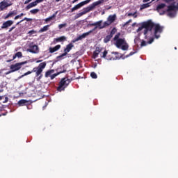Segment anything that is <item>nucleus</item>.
Masks as SVG:
<instances>
[{"label":"nucleus","mask_w":178,"mask_h":178,"mask_svg":"<svg viewBox=\"0 0 178 178\" xmlns=\"http://www.w3.org/2000/svg\"><path fill=\"white\" fill-rule=\"evenodd\" d=\"M165 8H166V4L165 3H161L157 6L156 10L159 15H165L167 13V15L169 17H175L176 16V10L178 9L177 6L172 3L167 7V9H165Z\"/></svg>","instance_id":"1"},{"label":"nucleus","mask_w":178,"mask_h":178,"mask_svg":"<svg viewBox=\"0 0 178 178\" xmlns=\"http://www.w3.org/2000/svg\"><path fill=\"white\" fill-rule=\"evenodd\" d=\"M47 67V63L42 62L38 65V67H35L31 71H28L27 72L19 76V79L24 77V76H29L31 73H35V76L39 77V80L42 79V73L44 72V68Z\"/></svg>","instance_id":"2"},{"label":"nucleus","mask_w":178,"mask_h":178,"mask_svg":"<svg viewBox=\"0 0 178 178\" xmlns=\"http://www.w3.org/2000/svg\"><path fill=\"white\" fill-rule=\"evenodd\" d=\"M143 27L145 29L143 34L145 35V38L147 40L148 38V35H152V29L155 27V23L152 22V20L149 19L147 22H143Z\"/></svg>","instance_id":"3"},{"label":"nucleus","mask_w":178,"mask_h":178,"mask_svg":"<svg viewBox=\"0 0 178 178\" xmlns=\"http://www.w3.org/2000/svg\"><path fill=\"white\" fill-rule=\"evenodd\" d=\"M102 20L95 22V27L93 29L79 35L78 38L75 39V41H73V42H76V41H80V40H83V38H86V37H88V35H90L91 33H94V31H95L97 29H99V30H102V29H105V27H104V25L102 26Z\"/></svg>","instance_id":"4"},{"label":"nucleus","mask_w":178,"mask_h":178,"mask_svg":"<svg viewBox=\"0 0 178 178\" xmlns=\"http://www.w3.org/2000/svg\"><path fill=\"white\" fill-rule=\"evenodd\" d=\"M104 0H99L97 1L92 3L90 6L86 7L83 12L77 13L75 15L74 18L79 19V17H81V16L86 15V13H88V12H91V10L95 9L96 6H98V5H101V3H104Z\"/></svg>","instance_id":"5"},{"label":"nucleus","mask_w":178,"mask_h":178,"mask_svg":"<svg viewBox=\"0 0 178 178\" xmlns=\"http://www.w3.org/2000/svg\"><path fill=\"white\" fill-rule=\"evenodd\" d=\"M71 82V79L63 78L58 84L57 91H59L60 92L62 91H65V88H66V87H67V86H69Z\"/></svg>","instance_id":"6"},{"label":"nucleus","mask_w":178,"mask_h":178,"mask_svg":"<svg viewBox=\"0 0 178 178\" xmlns=\"http://www.w3.org/2000/svg\"><path fill=\"white\" fill-rule=\"evenodd\" d=\"M27 61H24L21 63H17L15 64H13L10 66V70L6 73V74H10V73H14V72H17V70H20L22 69V66L23 65H26Z\"/></svg>","instance_id":"7"},{"label":"nucleus","mask_w":178,"mask_h":178,"mask_svg":"<svg viewBox=\"0 0 178 178\" xmlns=\"http://www.w3.org/2000/svg\"><path fill=\"white\" fill-rule=\"evenodd\" d=\"M119 37H120V33H117L113 38V41H115L117 48H120L126 42L124 38H119Z\"/></svg>","instance_id":"8"},{"label":"nucleus","mask_w":178,"mask_h":178,"mask_svg":"<svg viewBox=\"0 0 178 178\" xmlns=\"http://www.w3.org/2000/svg\"><path fill=\"white\" fill-rule=\"evenodd\" d=\"M154 31L152 33V35H154L155 38H159L161 37L160 35H158V33H159L161 34V33H162V31H163V26H161V25H159V24H154Z\"/></svg>","instance_id":"9"},{"label":"nucleus","mask_w":178,"mask_h":178,"mask_svg":"<svg viewBox=\"0 0 178 178\" xmlns=\"http://www.w3.org/2000/svg\"><path fill=\"white\" fill-rule=\"evenodd\" d=\"M115 20H116V14L109 15L107 18V21L104 22L103 27H108Z\"/></svg>","instance_id":"10"},{"label":"nucleus","mask_w":178,"mask_h":178,"mask_svg":"<svg viewBox=\"0 0 178 178\" xmlns=\"http://www.w3.org/2000/svg\"><path fill=\"white\" fill-rule=\"evenodd\" d=\"M74 47L73 45V43H70L66 46V48L64 49V53L61 55L57 56V59H61V58H63V56H66L67 55L68 52H70L72 51V49Z\"/></svg>","instance_id":"11"},{"label":"nucleus","mask_w":178,"mask_h":178,"mask_svg":"<svg viewBox=\"0 0 178 178\" xmlns=\"http://www.w3.org/2000/svg\"><path fill=\"white\" fill-rule=\"evenodd\" d=\"M27 51L28 52H31V54H38V52H40L38 46L34 44V42H31L29 44V49H28Z\"/></svg>","instance_id":"12"},{"label":"nucleus","mask_w":178,"mask_h":178,"mask_svg":"<svg viewBox=\"0 0 178 178\" xmlns=\"http://www.w3.org/2000/svg\"><path fill=\"white\" fill-rule=\"evenodd\" d=\"M106 55H108V51L105 49L104 52L100 54L101 58H104V59H107V60H116V59H119L118 56L115 57H111V56H108L106 58Z\"/></svg>","instance_id":"13"},{"label":"nucleus","mask_w":178,"mask_h":178,"mask_svg":"<svg viewBox=\"0 0 178 178\" xmlns=\"http://www.w3.org/2000/svg\"><path fill=\"white\" fill-rule=\"evenodd\" d=\"M90 2H91V0H86V1H81V3L74 6L71 9V11L74 12V10H77V9H80V8H82V6H84V5H87V3H90Z\"/></svg>","instance_id":"14"},{"label":"nucleus","mask_w":178,"mask_h":178,"mask_svg":"<svg viewBox=\"0 0 178 178\" xmlns=\"http://www.w3.org/2000/svg\"><path fill=\"white\" fill-rule=\"evenodd\" d=\"M9 6H12V3H8L7 0H3L0 2V10H5L6 8H9Z\"/></svg>","instance_id":"15"},{"label":"nucleus","mask_w":178,"mask_h":178,"mask_svg":"<svg viewBox=\"0 0 178 178\" xmlns=\"http://www.w3.org/2000/svg\"><path fill=\"white\" fill-rule=\"evenodd\" d=\"M102 47H96V49L92 54L93 59H97V58H98V55L102 52Z\"/></svg>","instance_id":"16"},{"label":"nucleus","mask_w":178,"mask_h":178,"mask_svg":"<svg viewBox=\"0 0 178 178\" xmlns=\"http://www.w3.org/2000/svg\"><path fill=\"white\" fill-rule=\"evenodd\" d=\"M13 20H8L6 22H5L4 23H3L2 26H1V29L3 30L5 29H8V27H10V26H12V24H13Z\"/></svg>","instance_id":"17"},{"label":"nucleus","mask_w":178,"mask_h":178,"mask_svg":"<svg viewBox=\"0 0 178 178\" xmlns=\"http://www.w3.org/2000/svg\"><path fill=\"white\" fill-rule=\"evenodd\" d=\"M60 49V44H57L54 47H49V51L50 54H54V52H56V51H59Z\"/></svg>","instance_id":"18"},{"label":"nucleus","mask_w":178,"mask_h":178,"mask_svg":"<svg viewBox=\"0 0 178 178\" xmlns=\"http://www.w3.org/2000/svg\"><path fill=\"white\" fill-rule=\"evenodd\" d=\"M154 38H151L149 39V41L146 42L145 40H142L141 44H140V47H147V45H148V44H152V42L154 41Z\"/></svg>","instance_id":"19"},{"label":"nucleus","mask_w":178,"mask_h":178,"mask_svg":"<svg viewBox=\"0 0 178 178\" xmlns=\"http://www.w3.org/2000/svg\"><path fill=\"white\" fill-rule=\"evenodd\" d=\"M64 41H66L65 36H60L54 39V42H63Z\"/></svg>","instance_id":"20"},{"label":"nucleus","mask_w":178,"mask_h":178,"mask_svg":"<svg viewBox=\"0 0 178 178\" xmlns=\"http://www.w3.org/2000/svg\"><path fill=\"white\" fill-rule=\"evenodd\" d=\"M15 15H17V11L14 10L10 13H9L5 17L4 19H9V17H12L13 16H15Z\"/></svg>","instance_id":"21"},{"label":"nucleus","mask_w":178,"mask_h":178,"mask_svg":"<svg viewBox=\"0 0 178 178\" xmlns=\"http://www.w3.org/2000/svg\"><path fill=\"white\" fill-rule=\"evenodd\" d=\"M61 73H66V70H64L63 71L57 72L56 74H54L51 75L50 76L51 80H54V79H55L56 77V76H59V74H61Z\"/></svg>","instance_id":"22"},{"label":"nucleus","mask_w":178,"mask_h":178,"mask_svg":"<svg viewBox=\"0 0 178 178\" xmlns=\"http://www.w3.org/2000/svg\"><path fill=\"white\" fill-rule=\"evenodd\" d=\"M34 6H37V3H35V1L30 3L28 6H26V10H29V9H31V8H34Z\"/></svg>","instance_id":"23"},{"label":"nucleus","mask_w":178,"mask_h":178,"mask_svg":"<svg viewBox=\"0 0 178 178\" xmlns=\"http://www.w3.org/2000/svg\"><path fill=\"white\" fill-rule=\"evenodd\" d=\"M55 17H56V13H55L54 14H53L51 16L46 18L44 19V22H46V23H47V22H51V20H53L54 19H55Z\"/></svg>","instance_id":"24"},{"label":"nucleus","mask_w":178,"mask_h":178,"mask_svg":"<svg viewBox=\"0 0 178 178\" xmlns=\"http://www.w3.org/2000/svg\"><path fill=\"white\" fill-rule=\"evenodd\" d=\"M55 70H48L45 72V75L44 76L46 78H48V77H51V74H52V73H54Z\"/></svg>","instance_id":"25"},{"label":"nucleus","mask_w":178,"mask_h":178,"mask_svg":"<svg viewBox=\"0 0 178 178\" xmlns=\"http://www.w3.org/2000/svg\"><path fill=\"white\" fill-rule=\"evenodd\" d=\"M49 26L51 25L44 26L43 28L40 29V30L39 31V33H44V31H48L49 29Z\"/></svg>","instance_id":"26"},{"label":"nucleus","mask_w":178,"mask_h":178,"mask_svg":"<svg viewBox=\"0 0 178 178\" xmlns=\"http://www.w3.org/2000/svg\"><path fill=\"white\" fill-rule=\"evenodd\" d=\"M24 20H26V22H31V21L33 20V19L24 17L23 19H22L21 21H19V22H17V23L16 24V26L20 24V23H23V22H24Z\"/></svg>","instance_id":"27"},{"label":"nucleus","mask_w":178,"mask_h":178,"mask_svg":"<svg viewBox=\"0 0 178 178\" xmlns=\"http://www.w3.org/2000/svg\"><path fill=\"white\" fill-rule=\"evenodd\" d=\"M112 35H106L104 39V42H105L106 44L109 42V41H111V39L112 38Z\"/></svg>","instance_id":"28"},{"label":"nucleus","mask_w":178,"mask_h":178,"mask_svg":"<svg viewBox=\"0 0 178 178\" xmlns=\"http://www.w3.org/2000/svg\"><path fill=\"white\" fill-rule=\"evenodd\" d=\"M121 47V49H122V51H127V49H129V44L127 42H125V43H124Z\"/></svg>","instance_id":"29"},{"label":"nucleus","mask_w":178,"mask_h":178,"mask_svg":"<svg viewBox=\"0 0 178 178\" xmlns=\"http://www.w3.org/2000/svg\"><path fill=\"white\" fill-rule=\"evenodd\" d=\"M27 100L26 99H21L18 102V105L19 106H23V105H26V104H27Z\"/></svg>","instance_id":"30"},{"label":"nucleus","mask_w":178,"mask_h":178,"mask_svg":"<svg viewBox=\"0 0 178 178\" xmlns=\"http://www.w3.org/2000/svg\"><path fill=\"white\" fill-rule=\"evenodd\" d=\"M38 12H40V9L38 8H35L30 10V13H31L32 15H37Z\"/></svg>","instance_id":"31"},{"label":"nucleus","mask_w":178,"mask_h":178,"mask_svg":"<svg viewBox=\"0 0 178 178\" xmlns=\"http://www.w3.org/2000/svg\"><path fill=\"white\" fill-rule=\"evenodd\" d=\"M67 23H64V24H60L58 25V29L59 30H62V29L67 27Z\"/></svg>","instance_id":"32"},{"label":"nucleus","mask_w":178,"mask_h":178,"mask_svg":"<svg viewBox=\"0 0 178 178\" xmlns=\"http://www.w3.org/2000/svg\"><path fill=\"white\" fill-rule=\"evenodd\" d=\"M118 31V29H116V28H113L111 33L110 35H112L113 37V35H115V34H116V32Z\"/></svg>","instance_id":"33"},{"label":"nucleus","mask_w":178,"mask_h":178,"mask_svg":"<svg viewBox=\"0 0 178 178\" xmlns=\"http://www.w3.org/2000/svg\"><path fill=\"white\" fill-rule=\"evenodd\" d=\"M90 77H92V79H98V75H97V74L94 72L90 73Z\"/></svg>","instance_id":"34"},{"label":"nucleus","mask_w":178,"mask_h":178,"mask_svg":"<svg viewBox=\"0 0 178 178\" xmlns=\"http://www.w3.org/2000/svg\"><path fill=\"white\" fill-rule=\"evenodd\" d=\"M17 58H22L23 56V54L22 51H18L15 54Z\"/></svg>","instance_id":"35"},{"label":"nucleus","mask_w":178,"mask_h":178,"mask_svg":"<svg viewBox=\"0 0 178 178\" xmlns=\"http://www.w3.org/2000/svg\"><path fill=\"white\" fill-rule=\"evenodd\" d=\"M146 8H149V3L142 5V9H145Z\"/></svg>","instance_id":"36"},{"label":"nucleus","mask_w":178,"mask_h":178,"mask_svg":"<svg viewBox=\"0 0 178 178\" xmlns=\"http://www.w3.org/2000/svg\"><path fill=\"white\" fill-rule=\"evenodd\" d=\"M143 29H144V26H143V22H142L141 26H140V27L137 29V33H140V31H141V30H143Z\"/></svg>","instance_id":"37"},{"label":"nucleus","mask_w":178,"mask_h":178,"mask_svg":"<svg viewBox=\"0 0 178 178\" xmlns=\"http://www.w3.org/2000/svg\"><path fill=\"white\" fill-rule=\"evenodd\" d=\"M15 29H16V26H12V27L8 30V33H12V31H13V30H15Z\"/></svg>","instance_id":"38"},{"label":"nucleus","mask_w":178,"mask_h":178,"mask_svg":"<svg viewBox=\"0 0 178 178\" xmlns=\"http://www.w3.org/2000/svg\"><path fill=\"white\" fill-rule=\"evenodd\" d=\"M93 26H95V23H89L87 25V27H92Z\"/></svg>","instance_id":"39"},{"label":"nucleus","mask_w":178,"mask_h":178,"mask_svg":"<svg viewBox=\"0 0 178 178\" xmlns=\"http://www.w3.org/2000/svg\"><path fill=\"white\" fill-rule=\"evenodd\" d=\"M35 31L34 30H31V31H29L28 34H31V35H33V34H35Z\"/></svg>","instance_id":"40"},{"label":"nucleus","mask_w":178,"mask_h":178,"mask_svg":"<svg viewBox=\"0 0 178 178\" xmlns=\"http://www.w3.org/2000/svg\"><path fill=\"white\" fill-rule=\"evenodd\" d=\"M35 2L36 3V5H38V3H41V2H44V0H36L35 1Z\"/></svg>","instance_id":"41"},{"label":"nucleus","mask_w":178,"mask_h":178,"mask_svg":"<svg viewBox=\"0 0 178 178\" xmlns=\"http://www.w3.org/2000/svg\"><path fill=\"white\" fill-rule=\"evenodd\" d=\"M9 101V98L8 97H5V100L3 102V104H6Z\"/></svg>","instance_id":"42"},{"label":"nucleus","mask_w":178,"mask_h":178,"mask_svg":"<svg viewBox=\"0 0 178 178\" xmlns=\"http://www.w3.org/2000/svg\"><path fill=\"white\" fill-rule=\"evenodd\" d=\"M31 1H33V0H26L24 1V5H27V3H30V2H31Z\"/></svg>","instance_id":"43"},{"label":"nucleus","mask_w":178,"mask_h":178,"mask_svg":"<svg viewBox=\"0 0 178 178\" xmlns=\"http://www.w3.org/2000/svg\"><path fill=\"white\" fill-rule=\"evenodd\" d=\"M20 17H21L20 15H18L15 17L14 20H17V19H20Z\"/></svg>","instance_id":"44"},{"label":"nucleus","mask_w":178,"mask_h":178,"mask_svg":"<svg viewBox=\"0 0 178 178\" xmlns=\"http://www.w3.org/2000/svg\"><path fill=\"white\" fill-rule=\"evenodd\" d=\"M131 55H134V52L131 51L128 56H127V57L131 56Z\"/></svg>","instance_id":"45"},{"label":"nucleus","mask_w":178,"mask_h":178,"mask_svg":"<svg viewBox=\"0 0 178 178\" xmlns=\"http://www.w3.org/2000/svg\"><path fill=\"white\" fill-rule=\"evenodd\" d=\"M127 24H129V22L128 21L124 23V24L123 25V27H126V26H127Z\"/></svg>","instance_id":"46"},{"label":"nucleus","mask_w":178,"mask_h":178,"mask_svg":"<svg viewBox=\"0 0 178 178\" xmlns=\"http://www.w3.org/2000/svg\"><path fill=\"white\" fill-rule=\"evenodd\" d=\"M128 16H134V13H128Z\"/></svg>","instance_id":"47"},{"label":"nucleus","mask_w":178,"mask_h":178,"mask_svg":"<svg viewBox=\"0 0 178 178\" xmlns=\"http://www.w3.org/2000/svg\"><path fill=\"white\" fill-rule=\"evenodd\" d=\"M112 54H113V55H119V53L115 52V51L112 52Z\"/></svg>","instance_id":"48"},{"label":"nucleus","mask_w":178,"mask_h":178,"mask_svg":"<svg viewBox=\"0 0 178 178\" xmlns=\"http://www.w3.org/2000/svg\"><path fill=\"white\" fill-rule=\"evenodd\" d=\"M1 92H3V86H1V88L0 89V93Z\"/></svg>","instance_id":"49"},{"label":"nucleus","mask_w":178,"mask_h":178,"mask_svg":"<svg viewBox=\"0 0 178 178\" xmlns=\"http://www.w3.org/2000/svg\"><path fill=\"white\" fill-rule=\"evenodd\" d=\"M15 58H17V56H16V54L13 56V59H12V60H15Z\"/></svg>","instance_id":"50"},{"label":"nucleus","mask_w":178,"mask_h":178,"mask_svg":"<svg viewBox=\"0 0 178 178\" xmlns=\"http://www.w3.org/2000/svg\"><path fill=\"white\" fill-rule=\"evenodd\" d=\"M25 15H26V14L22 13L21 14H19V16H20V17H22V16H24Z\"/></svg>","instance_id":"51"},{"label":"nucleus","mask_w":178,"mask_h":178,"mask_svg":"<svg viewBox=\"0 0 178 178\" xmlns=\"http://www.w3.org/2000/svg\"><path fill=\"white\" fill-rule=\"evenodd\" d=\"M41 62H42V60H38L36 61V63H40Z\"/></svg>","instance_id":"52"},{"label":"nucleus","mask_w":178,"mask_h":178,"mask_svg":"<svg viewBox=\"0 0 178 178\" xmlns=\"http://www.w3.org/2000/svg\"><path fill=\"white\" fill-rule=\"evenodd\" d=\"M12 60H12V59L11 60H7L6 62H7V63H9L10 62H12Z\"/></svg>","instance_id":"53"},{"label":"nucleus","mask_w":178,"mask_h":178,"mask_svg":"<svg viewBox=\"0 0 178 178\" xmlns=\"http://www.w3.org/2000/svg\"><path fill=\"white\" fill-rule=\"evenodd\" d=\"M3 97L4 96H0V101H2V99H3Z\"/></svg>","instance_id":"54"},{"label":"nucleus","mask_w":178,"mask_h":178,"mask_svg":"<svg viewBox=\"0 0 178 178\" xmlns=\"http://www.w3.org/2000/svg\"><path fill=\"white\" fill-rule=\"evenodd\" d=\"M6 113H2L1 115V116H6Z\"/></svg>","instance_id":"55"},{"label":"nucleus","mask_w":178,"mask_h":178,"mask_svg":"<svg viewBox=\"0 0 178 178\" xmlns=\"http://www.w3.org/2000/svg\"><path fill=\"white\" fill-rule=\"evenodd\" d=\"M77 1H79V0H74V1H72V3H76V2H77Z\"/></svg>","instance_id":"56"},{"label":"nucleus","mask_w":178,"mask_h":178,"mask_svg":"<svg viewBox=\"0 0 178 178\" xmlns=\"http://www.w3.org/2000/svg\"><path fill=\"white\" fill-rule=\"evenodd\" d=\"M149 1V0H143V2L145 3V2H148Z\"/></svg>","instance_id":"57"},{"label":"nucleus","mask_w":178,"mask_h":178,"mask_svg":"<svg viewBox=\"0 0 178 178\" xmlns=\"http://www.w3.org/2000/svg\"><path fill=\"white\" fill-rule=\"evenodd\" d=\"M134 15H133L134 17V18L137 17V15H136V13H134Z\"/></svg>","instance_id":"58"},{"label":"nucleus","mask_w":178,"mask_h":178,"mask_svg":"<svg viewBox=\"0 0 178 178\" xmlns=\"http://www.w3.org/2000/svg\"><path fill=\"white\" fill-rule=\"evenodd\" d=\"M131 22H132V20H131V19H129V20L128 21V23H131Z\"/></svg>","instance_id":"59"},{"label":"nucleus","mask_w":178,"mask_h":178,"mask_svg":"<svg viewBox=\"0 0 178 178\" xmlns=\"http://www.w3.org/2000/svg\"><path fill=\"white\" fill-rule=\"evenodd\" d=\"M132 26H133V27H134V26H136V23H134V24H132Z\"/></svg>","instance_id":"60"},{"label":"nucleus","mask_w":178,"mask_h":178,"mask_svg":"<svg viewBox=\"0 0 178 178\" xmlns=\"http://www.w3.org/2000/svg\"><path fill=\"white\" fill-rule=\"evenodd\" d=\"M56 2H60V0H56Z\"/></svg>","instance_id":"61"},{"label":"nucleus","mask_w":178,"mask_h":178,"mask_svg":"<svg viewBox=\"0 0 178 178\" xmlns=\"http://www.w3.org/2000/svg\"><path fill=\"white\" fill-rule=\"evenodd\" d=\"M175 49H177V47H175Z\"/></svg>","instance_id":"62"},{"label":"nucleus","mask_w":178,"mask_h":178,"mask_svg":"<svg viewBox=\"0 0 178 178\" xmlns=\"http://www.w3.org/2000/svg\"><path fill=\"white\" fill-rule=\"evenodd\" d=\"M1 72H0V74H1Z\"/></svg>","instance_id":"63"},{"label":"nucleus","mask_w":178,"mask_h":178,"mask_svg":"<svg viewBox=\"0 0 178 178\" xmlns=\"http://www.w3.org/2000/svg\"><path fill=\"white\" fill-rule=\"evenodd\" d=\"M152 1H155V0H152Z\"/></svg>","instance_id":"64"}]
</instances>
